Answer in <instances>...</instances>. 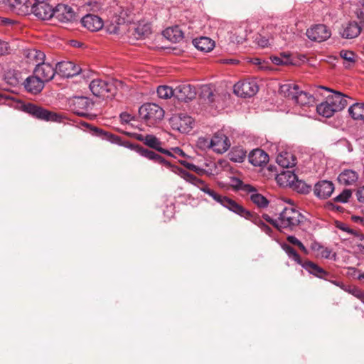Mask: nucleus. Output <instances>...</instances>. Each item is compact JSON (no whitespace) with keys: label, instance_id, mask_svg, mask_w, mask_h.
Wrapping results in <instances>:
<instances>
[{"label":"nucleus","instance_id":"1","mask_svg":"<svg viewBox=\"0 0 364 364\" xmlns=\"http://www.w3.org/2000/svg\"><path fill=\"white\" fill-rule=\"evenodd\" d=\"M304 216L296 208L286 207L277 218L278 230L287 229L293 230L303 222Z\"/></svg>","mask_w":364,"mask_h":364},{"label":"nucleus","instance_id":"2","mask_svg":"<svg viewBox=\"0 0 364 364\" xmlns=\"http://www.w3.org/2000/svg\"><path fill=\"white\" fill-rule=\"evenodd\" d=\"M200 191L211 197L215 202L220 204L223 207L227 208L230 211L238 214L239 212L242 211V205L237 203L235 200L225 196H222L215 191L214 190L209 188V186L205 183L201 186Z\"/></svg>","mask_w":364,"mask_h":364},{"label":"nucleus","instance_id":"3","mask_svg":"<svg viewBox=\"0 0 364 364\" xmlns=\"http://www.w3.org/2000/svg\"><path fill=\"white\" fill-rule=\"evenodd\" d=\"M22 109L31 116L45 121L61 122L63 119L62 115L48 111L33 103L24 104L22 106Z\"/></svg>","mask_w":364,"mask_h":364},{"label":"nucleus","instance_id":"4","mask_svg":"<svg viewBox=\"0 0 364 364\" xmlns=\"http://www.w3.org/2000/svg\"><path fill=\"white\" fill-rule=\"evenodd\" d=\"M139 113L147 123L152 125L160 122L164 116V109L155 103H146L141 105L139 109Z\"/></svg>","mask_w":364,"mask_h":364},{"label":"nucleus","instance_id":"5","mask_svg":"<svg viewBox=\"0 0 364 364\" xmlns=\"http://www.w3.org/2000/svg\"><path fill=\"white\" fill-rule=\"evenodd\" d=\"M48 0H29L28 13L32 12L36 17L42 20H48L53 17L54 8L50 6Z\"/></svg>","mask_w":364,"mask_h":364},{"label":"nucleus","instance_id":"6","mask_svg":"<svg viewBox=\"0 0 364 364\" xmlns=\"http://www.w3.org/2000/svg\"><path fill=\"white\" fill-rule=\"evenodd\" d=\"M321 90L331 93V95L325 96V97L336 112L343 110L348 105V97L342 92L334 91L324 86H318L315 91V95H322V93L320 92Z\"/></svg>","mask_w":364,"mask_h":364},{"label":"nucleus","instance_id":"7","mask_svg":"<svg viewBox=\"0 0 364 364\" xmlns=\"http://www.w3.org/2000/svg\"><path fill=\"white\" fill-rule=\"evenodd\" d=\"M92 93L97 97H109L114 96L116 92V85L109 81L95 79L89 85Z\"/></svg>","mask_w":364,"mask_h":364},{"label":"nucleus","instance_id":"8","mask_svg":"<svg viewBox=\"0 0 364 364\" xmlns=\"http://www.w3.org/2000/svg\"><path fill=\"white\" fill-rule=\"evenodd\" d=\"M94 104L88 97L80 96L74 97L70 102V108L74 113L79 116L92 118L94 115L89 113Z\"/></svg>","mask_w":364,"mask_h":364},{"label":"nucleus","instance_id":"9","mask_svg":"<svg viewBox=\"0 0 364 364\" xmlns=\"http://www.w3.org/2000/svg\"><path fill=\"white\" fill-rule=\"evenodd\" d=\"M97 134V136H101L103 139H106L110 141L112 144H118L119 146L126 147L130 150H132L137 154L139 153V149H141V146L136 144L131 143L127 140H122V139L117 135L111 134L109 132H104L100 129L95 127L93 129Z\"/></svg>","mask_w":364,"mask_h":364},{"label":"nucleus","instance_id":"10","mask_svg":"<svg viewBox=\"0 0 364 364\" xmlns=\"http://www.w3.org/2000/svg\"><path fill=\"white\" fill-rule=\"evenodd\" d=\"M258 85L255 81L243 80L233 87L234 93L241 97H250L258 92Z\"/></svg>","mask_w":364,"mask_h":364},{"label":"nucleus","instance_id":"11","mask_svg":"<svg viewBox=\"0 0 364 364\" xmlns=\"http://www.w3.org/2000/svg\"><path fill=\"white\" fill-rule=\"evenodd\" d=\"M306 36L312 41L323 42L330 38L331 31L324 24H316L306 31Z\"/></svg>","mask_w":364,"mask_h":364},{"label":"nucleus","instance_id":"12","mask_svg":"<svg viewBox=\"0 0 364 364\" xmlns=\"http://www.w3.org/2000/svg\"><path fill=\"white\" fill-rule=\"evenodd\" d=\"M230 141L222 132H216L210 141V147L218 154H223L230 147Z\"/></svg>","mask_w":364,"mask_h":364},{"label":"nucleus","instance_id":"13","mask_svg":"<svg viewBox=\"0 0 364 364\" xmlns=\"http://www.w3.org/2000/svg\"><path fill=\"white\" fill-rule=\"evenodd\" d=\"M335 190L334 183L328 180H321L316 182L314 186V194L321 200L330 198Z\"/></svg>","mask_w":364,"mask_h":364},{"label":"nucleus","instance_id":"14","mask_svg":"<svg viewBox=\"0 0 364 364\" xmlns=\"http://www.w3.org/2000/svg\"><path fill=\"white\" fill-rule=\"evenodd\" d=\"M193 118L184 114H180L171 119L173 129L181 133H188L193 128Z\"/></svg>","mask_w":364,"mask_h":364},{"label":"nucleus","instance_id":"15","mask_svg":"<svg viewBox=\"0 0 364 364\" xmlns=\"http://www.w3.org/2000/svg\"><path fill=\"white\" fill-rule=\"evenodd\" d=\"M55 67L56 74L62 77H72L78 75L80 72V68L70 61L58 62Z\"/></svg>","mask_w":364,"mask_h":364},{"label":"nucleus","instance_id":"16","mask_svg":"<svg viewBox=\"0 0 364 364\" xmlns=\"http://www.w3.org/2000/svg\"><path fill=\"white\" fill-rule=\"evenodd\" d=\"M237 215L242 218H244L246 220H250L252 223L257 225L261 229L262 231L265 232L269 236H272V228L269 225H267L264 222H263L259 215L250 212V210L245 208L243 206L242 208V211L239 212Z\"/></svg>","mask_w":364,"mask_h":364},{"label":"nucleus","instance_id":"17","mask_svg":"<svg viewBox=\"0 0 364 364\" xmlns=\"http://www.w3.org/2000/svg\"><path fill=\"white\" fill-rule=\"evenodd\" d=\"M176 98L182 102H188L196 96V90L194 86L182 83L175 88Z\"/></svg>","mask_w":364,"mask_h":364},{"label":"nucleus","instance_id":"18","mask_svg":"<svg viewBox=\"0 0 364 364\" xmlns=\"http://www.w3.org/2000/svg\"><path fill=\"white\" fill-rule=\"evenodd\" d=\"M34 74L37 75L44 82H48L56 74V67L54 68L50 63L43 62L36 65Z\"/></svg>","mask_w":364,"mask_h":364},{"label":"nucleus","instance_id":"19","mask_svg":"<svg viewBox=\"0 0 364 364\" xmlns=\"http://www.w3.org/2000/svg\"><path fill=\"white\" fill-rule=\"evenodd\" d=\"M53 17L59 21L67 23L71 21L75 17V12L68 5L59 4L54 8Z\"/></svg>","mask_w":364,"mask_h":364},{"label":"nucleus","instance_id":"20","mask_svg":"<svg viewBox=\"0 0 364 364\" xmlns=\"http://www.w3.org/2000/svg\"><path fill=\"white\" fill-rule=\"evenodd\" d=\"M362 26L356 21H349L343 25L340 34L342 38L346 39L355 38L360 33Z\"/></svg>","mask_w":364,"mask_h":364},{"label":"nucleus","instance_id":"21","mask_svg":"<svg viewBox=\"0 0 364 364\" xmlns=\"http://www.w3.org/2000/svg\"><path fill=\"white\" fill-rule=\"evenodd\" d=\"M81 23L85 28L92 32L97 31L103 27L102 19L94 14H86L82 18Z\"/></svg>","mask_w":364,"mask_h":364},{"label":"nucleus","instance_id":"22","mask_svg":"<svg viewBox=\"0 0 364 364\" xmlns=\"http://www.w3.org/2000/svg\"><path fill=\"white\" fill-rule=\"evenodd\" d=\"M29 0H1L9 9L18 15L28 14V4H26Z\"/></svg>","mask_w":364,"mask_h":364},{"label":"nucleus","instance_id":"23","mask_svg":"<svg viewBox=\"0 0 364 364\" xmlns=\"http://www.w3.org/2000/svg\"><path fill=\"white\" fill-rule=\"evenodd\" d=\"M23 85L25 89L32 94L39 93L44 87V82L37 75L28 77Z\"/></svg>","mask_w":364,"mask_h":364},{"label":"nucleus","instance_id":"24","mask_svg":"<svg viewBox=\"0 0 364 364\" xmlns=\"http://www.w3.org/2000/svg\"><path fill=\"white\" fill-rule=\"evenodd\" d=\"M249 162L255 166H262L269 161L268 154L261 149H253L248 156Z\"/></svg>","mask_w":364,"mask_h":364},{"label":"nucleus","instance_id":"25","mask_svg":"<svg viewBox=\"0 0 364 364\" xmlns=\"http://www.w3.org/2000/svg\"><path fill=\"white\" fill-rule=\"evenodd\" d=\"M301 266L309 274L320 279H327L326 277L329 275L328 272L311 261H304L301 263Z\"/></svg>","mask_w":364,"mask_h":364},{"label":"nucleus","instance_id":"26","mask_svg":"<svg viewBox=\"0 0 364 364\" xmlns=\"http://www.w3.org/2000/svg\"><path fill=\"white\" fill-rule=\"evenodd\" d=\"M244 190L248 193H252L250 196L251 200L258 207L266 208L268 206L269 200L262 194L257 193V190L254 186L246 184L244 186Z\"/></svg>","mask_w":364,"mask_h":364},{"label":"nucleus","instance_id":"27","mask_svg":"<svg viewBox=\"0 0 364 364\" xmlns=\"http://www.w3.org/2000/svg\"><path fill=\"white\" fill-rule=\"evenodd\" d=\"M139 154L147 159L148 160L152 161L154 163L163 164L166 166V167H171V164L166 159H164L161 155L159 154L154 152L152 150L144 148L141 146V149H139Z\"/></svg>","mask_w":364,"mask_h":364},{"label":"nucleus","instance_id":"28","mask_svg":"<svg viewBox=\"0 0 364 364\" xmlns=\"http://www.w3.org/2000/svg\"><path fill=\"white\" fill-rule=\"evenodd\" d=\"M293 102L301 107L313 106L315 103V97L306 92L300 90L299 87Z\"/></svg>","mask_w":364,"mask_h":364},{"label":"nucleus","instance_id":"29","mask_svg":"<svg viewBox=\"0 0 364 364\" xmlns=\"http://www.w3.org/2000/svg\"><path fill=\"white\" fill-rule=\"evenodd\" d=\"M296 178L297 176L294 171H284L277 176L276 181L281 186L291 187Z\"/></svg>","mask_w":364,"mask_h":364},{"label":"nucleus","instance_id":"30","mask_svg":"<svg viewBox=\"0 0 364 364\" xmlns=\"http://www.w3.org/2000/svg\"><path fill=\"white\" fill-rule=\"evenodd\" d=\"M358 173L351 169L343 170L338 176V182L345 186L353 185L357 182Z\"/></svg>","mask_w":364,"mask_h":364},{"label":"nucleus","instance_id":"31","mask_svg":"<svg viewBox=\"0 0 364 364\" xmlns=\"http://www.w3.org/2000/svg\"><path fill=\"white\" fill-rule=\"evenodd\" d=\"M193 44L198 50L204 53L211 51L215 47V41L208 37H200L193 40Z\"/></svg>","mask_w":364,"mask_h":364},{"label":"nucleus","instance_id":"32","mask_svg":"<svg viewBox=\"0 0 364 364\" xmlns=\"http://www.w3.org/2000/svg\"><path fill=\"white\" fill-rule=\"evenodd\" d=\"M178 175L183 178L186 181L194 185L197 188L200 190L201 186L204 185L205 183L203 180L198 178L195 175L188 172L186 170L178 168Z\"/></svg>","mask_w":364,"mask_h":364},{"label":"nucleus","instance_id":"33","mask_svg":"<svg viewBox=\"0 0 364 364\" xmlns=\"http://www.w3.org/2000/svg\"><path fill=\"white\" fill-rule=\"evenodd\" d=\"M349 115L354 120H364V102H355L348 108Z\"/></svg>","mask_w":364,"mask_h":364},{"label":"nucleus","instance_id":"34","mask_svg":"<svg viewBox=\"0 0 364 364\" xmlns=\"http://www.w3.org/2000/svg\"><path fill=\"white\" fill-rule=\"evenodd\" d=\"M316 112L319 115L326 118L332 117L336 112L327 99L316 106Z\"/></svg>","mask_w":364,"mask_h":364},{"label":"nucleus","instance_id":"35","mask_svg":"<svg viewBox=\"0 0 364 364\" xmlns=\"http://www.w3.org/2000/svg\"><path fill=\"white\" fill-rule=\"evenodd\" d=\"M164 34L168 39L173 42H179L183 38V33L178 26L166 28L164 31Z\"/></svg>","mask_w":364,"mask_h":364},{"label":"nucleus","instance_id":"36","mask_svg":"<svg viewBox=\"0 0 364 364\" xmlns=\"http://www.w3.org/2000/svg\"><path fill=\"white\" fill-rule=\"evenodd\" d=\"M277 163L283 168L292 167L295 165L294 159L293 156L288 152H284L279 154L276 159Z\"/></svg>","mask_w":364,"mask_h":364},{"label":"nucleus","instance_id":"37","mask_svg":"<svg viewBox=\"0 0 364 364\" xmlns=\"http://www.w3.org/2000/svg\"><path fill=\"white\" fill-rule=\"evenodd\" d=\"M247 156V151L240 146H236L232 149L229 153V158L230 161L237 163H242L244 161Z\"/></svg>","mask_w":364,"mask_h":364},{"label":"nucleus","instance_id":"38","mask_svg":"<svg viewBox=\"0 0 364 364\" xmlns=\"http://www.w3.org/2000/svg\"><path fill=\"white\" fill-rule=\"evenodd\" d=\"M280 247L285 252L289 259L294 260L299 265L301 264L303 261L301 260L300 255L291 246L285 242H282L280 243Z\"/></svg>","mask_w":364,"mask_h":364},{"label":"nucleus","instance_id":"39","mask_svg":"<svg viewBox=\"0 0 364 364\" xmlns=\"http://www.w3.org/2000/svg\"><path fill=\"white\" fill-rule=\"evenodd\" d=\"M27 58L29 60L37 65L44 62L46 55L41 50L31 49L28 51Z\"/></svg>","mask_w":364,"mask_h":364},{"label":"nucleus","instance_id":"40","mask_svg":"<svg viewBox=\"0 0 364 364\" xmlns=\"http://www.w3.org/2000/svg\"><path fill=\"white\" fill-rule=\"evenodd\" d=\"M299 86L296 85L285 84L280 87V92L287 98L294 100L297 93Z\"/></svg>","mask_w":364,"mask_h":364},{"label":"nucleus","instance_id":"41","mask_svg":"<svg viewBox=\"0 0 364 364\" xmlns=\"http://www.w3.org/2000/svg\"><path fill=\"white\" fill-rule=\"evenodd\" d=\"M159 97L161 99H169L171 97H176L175 89L168 85H160L156 90Z\"/></svg>","mask_w":364,"mask_h":364},{"label":"nucleus","instance_id":"42","mask_svg":"<svg viewBox=\"0 0 364 364\" xmlns=\"http://www.w3.org/2000/svg\"><path fill=\"white\" fill-rule=\"evenodd\" d=\"M87 10L92 12L102 13L107 9V6L102 3L101 0L90 1L86 4Z\"/></svg>","mask_w":364,"mask_h":364},{"label":"nucleus","instance_id":"43","mask_svg":"<svg viewBox=\"0 0 364 364\" xmlns=\"http://www.w3.org/2000/svg\"><path fill=\"white\" fill-rule=\"evenodd\" d=\"M291 188L296 190L298 193L302 194H308L311 191V186L308 185L306 182L301 180H299L298 178L296 181L294 183Z\"/></svg>","mask_w":364,"mask_h":364},{"label":"nucleus","instance_id":"44","mask_svg":"<svg viewBox=\"0 0 364 364\" xmlns=\"http://www.w3.org/2000/svg\"><path fill=\"white\" fill-rule=\"evenodd\" d=\"M213 96V90L210 85H204L200 87V97L202 99L213 102L214 100Z\"/></svg>","mask_w":364,"mask_h":364},{"label":"nucleus","instance_id":"45","mask_svg":"<svg viewBox=\"0 0 364 364\" xmlns=\"http://www.w3.org/2000/svg\"><path fill=\"white\" fill-rule=\"evenodd\" d=\"M340 56L346 61L343 63V65L346 68H349L355 62V53L353 51L342 50L340 52Z\"/></svg>","mask_w":364,"mask_h":364},{"label":"nucleus","instance_id":"46","mask_svg":"<svg viewBox=\"0 0 364 364\" xmlns=\"http://www.w3.org/2000/svg\"><path fill=\"white\" fill-rule=\"evenodd\" d=\"M149 147L158 151L161 145V141L154 135L146 134L145 138V143Z\"/></svg>","mask_w":364,"mask_h":364},{"label":"nucleus","instance_id":"47","mask_svg":"<svg viewBox=\"0 0 364 364\" xmlns=\"http://www.w3.org/2000/svg\"><path fill=\"white\" fill-rule=\"evenodd\" d=\"M344 291L352 294L361 301L364 299V291L360 288L355 286H346Z\"/></svg>","mask_w":364,"mask_h":364},{"label":"nucleus","instance_id":"48","mask_svg":"<svg viewBox=\"0 0 364 364\" xmlns=\"http://www.w3.org/2000/svg\"><path fill=\"white\" fill-rule=\"evenodd\" d=\"M352 196V192L350 189H344L339 195L333 198V201L336 203H347Z\"/></svg>","mask_w":364,"mask_h":364},{"label":"nucleus","instance_id":"49","mask_svg":"<svg viewBox=\"0 0 364 364\" xmlns=\"http://www.w3.org/2000/svg\"><path fill=\"white\" fill-rule=\"evenodd\" d=\"M150 33V28L147 26H137L134 29V34L137 38H142L147 36Z\"/></svg>","mask_w":364,"mask_h":364},{"label":"nucleus","instance_id":"50","mask_svg":"<svg viewBox=\"0 0 364 364\" xmlns=\"http://www.w3.org/2000/svg\"><path fill=\"white\" fill-rule=\"evenodd\" d=\"M180 164H182L183 166H185L186 168L193 171L196 172L197 173H201L203 172V169L196 166L195 164L188 162L184 160L179 161Z\"/></svg>","mask_w":364,"mask_h":364},{"label":"nucleus","instance_id":"51","mask_svg":"<svg viewBox=\"0 0 364 364\" xmlns=\"http://www.w3.org/2000/svg\"><path fill=\"white\" fill-rule=\"evenodd\" d=\"M279 57L282 58L284 65H294V63L293 62L291 54L289 53H281L279 54Z\"/></svg>","mask_w":364,"mask_h":364},{"label":"nucleus","instance_id":"52","mask_svg":"<svg viewBox=\"0 0 364 364\" xmlns=\"http://www.w3.org/2000/svg\"><path fill=\"white\" fill-rule=\"evenodd\" d=\"M336 228H338L339 230H341L344 232H346L348 233H350V234H352L353 235L354 232H355V230L350 229L347 224L343 223V222H339V221H337L336 222Z\"/></svg>","mask_w":364,"mask_h":364},{"label":"nucleus","instance_id":"53","mask_svg":"<svg viewBox=\"0 0 364 364\" xmlns=\"http://www.w3.org/2000/svg\"><path fill=\"white\" fill-rule=\"evenodd\" d=\"M119 118L122 124H128L134 119V117L132 115L127 112L121 113L119 115Z\"/></svg>","mask_w":364,"mask_h":364},{"label":"nucleus","instance_id":"54","mask_svg":"<svg viewBox=\"0 0 364 364\" xmlns=\"http://www.w3.org/2000/svg\"><path fill=\"white\" fill-rule=\"evenodd\" d=\"M255 41H257V45L262 48L267 47L269 43V40L265 37H262L261 36L257 37L255 38Z\"/></svg>","mask_w":364,"mask_h":364},{"label":"nucleus","instance_id":"55","mask_svg":"<svg viewBox=\"0 0 364 364\" xmlns=\"http://www.w3.org/2000/svg\"><path fill=\"white\" fill-rule=\"evenodd\" d=\"M353 235L356 236L359 242H358V247L360 249H364V235L360 234L355 231Z\"/></svg>","mask_w":364,"mask_h":364},{"label":"nucleus","instance_id":"56","mask_svg":"<svg viewBox=\"0 0 364 364\" xmlns=\"http://www.w3.org/2000/svg\"><path fill=\"white\" fill-rule=\"evenodd\" d=\"M323 245L319 243L318 242L314 240L311 242V245H310V248L312 251H314V252H319L321 250V249L323 248Z\"/></svg>","mask_w":364,"mask_h":364},{"label":"nucleus","instance_id":"57","mask_svg":"<svg viewBox=\"0 0 364 364\" xmlns=\"http://www.w3.org/2000/svg\"><path fill=\"white\" fill-rule=\"evenodd\" d=\"M331 254V250L328 247H325L324 246L320 251V256L322 258L328 259L330 257Z\"/></svg>","mask_w":364,"mask_h":364},{"label":"nucleus","instance_id":"58","mask_svg":"<svg viewBox=\"0 0 364 364\" xmlns=\"http://www.w3.org/2000/svg\"><path fill=\"white\" fill-rule=\"evenodd\" d=\"M262 218L264 220H265L267 222L271 223L272 225H273L276 228L278 229V225H277V219H272L269 215L267 214H263L262 215Z\"/></svg>","mask_w":364,"mask_h":364},{"label":"nucleus","instance_id":"59","mask_svg":"<svg viewBox=\"0 0 364 364\" xmlns=\"http://www.w3.org/2000/svg\"><path fill=\"white\" fill-rule=\"evenodd\" d=\"M356 197L359 202L364 203V186L356 191Z\"/></svg>","mask_w":364,"mask_h":364},{"label":"nucleus","instance_id":"60","mask_svg":"<svg viewBox=\"0 0 364 364\" xmlns=\"http://www.w3.org/2000/svg\"><path fill=\"white\" fill-rule=\"evenodd\" d=\"M287 240L289 243L296 246H299V244L301 242L298 238H296L294 235H289L287 237Z\"/></svg>","mask_w":364,"mask_h":364},{"label":"nucleus","instance_id":"61","mask_svg":"<svg viewBox=\"0 0 364 364\" xmlns=\"http://www.w3.org/2000/svg\"><path fill=\"white\" fill-rule=\"evenodd\" d=\"M271 60L272 62L277 65H284L283 63V61L282 60V58L279 57V55H274V56H272L271 57Z\"/></svg>","mask_w":364,"mask_h":364},{"label":"nucleus","instance_id":"62","mask_svg":"<svg viewBox=\"0 0 364 364\" xmlns=\"http://www.w3.org/2000/svg\"><path fill=\"white\" fill-rule=\"evenodd\" d=\"M7 49V43L0 40V55H4L6 53Z\"/></svg>","mask_w":364,"mask_h":364},{"label":"nucleus","instance_id":"63","mask_svg":"<svg viewBox=\"0 0 364 364\" xmlns=\"http://www.w3.org/2000/svg\"><path fill=\"white\" fill-rule=\"evenodd\" d=\"M172 151L176 155H178V156H186V154L184 153V151L181 148H179V147L173 148Z\"/></svg>","mask_w":364,"mask_h":364},{"label":"nucleus","instance_id":"64","mask_svg":"<svg viewBox=\"0 0 364 364\" xmlns=\"http://www.w3.org/2000/svg\"><path fill=\"white\" fill-rule=\"evenodd\" d=\"M356 16L358 19L364 23V9H358L356 11Z\"/></svg>","mask_w":364,"mask_h":364}]
</instances>
